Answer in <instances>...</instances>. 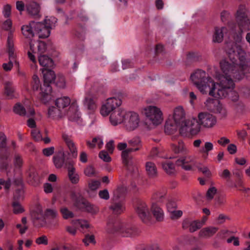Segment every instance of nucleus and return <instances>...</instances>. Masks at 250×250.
Returning <instances> with one entry per match:
<instances>
[{
	"mask_svg": "<svg viewBox=\"0 0 250 250\" xmlns=\"http://www.w3.org/2000/svg\"><path fill=\"white\" fill-rule=\"evenodd\" d=\"M53 161L57 168L61 167L64 163L63 153L60 152L57 155L54 156Z\"/></svg>",
	"mask_w": 250,
	"mask_h": 250,
	"instance_id": "c03bdc74",
	"label": "nucleus"
},
{
	"mask_svg": "<svg viewBox=\"0 0 250 250\" xmlns=\"http://www.w3.org/2000/svg\"><path fill=\"white\" fill-rule=\"evenodd\" d=\"M83 104L84 107L90 112L94 111L97 108L96 100L91 95L85 96Z\"/></svg>",
	"mask_w": 250,
	"mask_h": 250,
	"instance_id": "5701e85b",
	"label": "nucleus"
},
{
	"mask_svg": "<svg viewBox=\"0 0 250 250\" xmlns=\"http://www.w3.org/2000/svg\"><path fill=\"white\" fill-rule=\"evenodd\" d=\"M141 113L145 118L146 120L154 125H157L162 123L163 121V112L159 107L149 105L142 107Z\"/></svg>",
	"mask_w": 250,
	"mask_h": 250,
	"instance_id": "7ed1b4c3",
	"label": "nucleus"
},
{
	"mask_svg": "<svg viewBox=\"0 0 250 250\" xmlns=\"http://www.w3.org/2000/svg\"><path fill=\"white\" fill-rule=\"evenodd\" d=\"M136 211L143 222L145 223L148 222L151 214L149 208L146 203L142 202L138 203L136 208Z\"/></svg>",
	"mask_w": 250,
	"mask_h": 250,
	"instance_id": "ddd939ff",
	"label": "nucleus"
},
{
	"mask_svg": "<svg viewBox=\"0 0 250 250\" xmlns=\"http://www.w3.org/2000/svg\"><path fill=\"white\" fill-rule=\"evenodd\" d=\"M236 20L240 31L250 30V19L247 14L245 6L239 7L236 14Z\"/></svg>",
	"mask_w": 250,
	"mask_h": 250,
	"instance_id": "423d86ee",
	"label": "nucleus"
},
{
	"mask_svg": "<svg viewBox=\"0 0 250 250\" xmlns=\"http://www.w3.org/2000/svg\"><path fill=\"white\" fill-rule=\"evenodd\" d=\"M14 111L17 114L27 117L33 116L35 114L34 110L31 107L26 105L24 107L19 103L15 105L14 107Z\"/></svg>",
	"mask_w": 250,
	"mask_h": 250,
	"instance_id": "a211bd4d",
	"label": "nucleus"
},
{
	"mask_svg": "<svg viewBox=\"0 0 250 250\" xmlns=\"http://www.w3.org/2000/svg\"><path fill=\"white\" fill-rule=\"evenodd\" d=\"M127 143L130 147L123 151L121 156L123 163L126 166L127 169L130 170L132 163L128 159V154L140 150L142 147V144L140 138L138 137L128 140Z\"/></svg>",
	"mask_w": 250,
	"mask_h": 250,
	"instance_id": "39448f33",
	"label": "nucleus"
},
{
	"mask_svg": "<svg viewBox=\"0 0 250 250\" xmlns=\"http://www.w3.org/2000/svg\"><path fill=\"white\" fill-rule=\"evenodd\" d=\"M38 24L36 23L35 21H32L29 24L22 26L21 30L24 36L27 38H31L33 37L35 33V29L38 27Z\"/></svg>",
	"mask_w": 250,
	"mask_h": 250,
	"instance_id": "6ab92c4d",
	"label": "nucleus"
},
{
	"mask_svg": "<svg viewBox=\"0 0 250 250\" xmlns=\"http://www.w3.org/2000/svg\"><path fill=\"white\" fill-rule=\"evenodd\" d=\"M86 246H88L90 243L95 244L96 241L95 237L93 235H87L83 240Z\"/></svg>",
	"mask_w": 250,
	"mask_h": 250,
	"instance_id": "680f3d73",
	"label": "nucleus"
},
{
	"mask_svg": "<svg viewBox=\"0 0 250 250\" xmlns=\"http://www.w3.org/2000/svg\"><path fill=\"white\" fill-rule=\"evenodd\" d=\"M48 114L50 118L56 119L61 118L65 114V113L57 106V107L51 106L48 109Z\"/></svg>",
	"mask_w": 250,
	"mask_h": 250,
	"instance_id": "cd10ccee",
	"label": "nucleus"
},
{
	"mask_svg": "<svg viewBox=\"0 0 250 250\" xmlns=\"http://www.w3.org/2000/svg\"><path fill=\"white\" fill-rule=\"evenodd\" d=\"M186 223L184 224V227H186ZM187 223L189 226V230L191 232H193L202 227V224H200V221L198 220L189 221Z\"/></svg>",
	"mask_w": 250,
	"mask_h": 250,
	"instance_id": "79ce46f5",
	"label": "nucleus"
},
{
	"mask_svg": "<svg viewBox=\"0 0 250 250\" xmlns=\"http://www.w3.org/2000/svg\"><path fill=\"white\" fill-rule=\"evenodd\" d=\"M212 110H214L215 112L220 114L222 117H225L227 114V111L226 108H225L218 102L217 103L215 107L213 108Z\"/></svg>",
	"mask_w": 250,
	"mask_h": 250,
	"instance_id": "de8ad7c7",
	"label": "nucleus"
},
{
	"mask_svg": "<svg viewBox=\"0 0 250 250\" xmlns=\"http://www.w3.org/2000/svg\"><path fill=\"white\" fill-rule=\"evenodd\" d=\"M125 208V206L122 201L114 202L109 207V209L115 214L122 213L124 211Z\"/></svg>",
	"mask_w": 250,
	"mask_h": 250,
	"instance_id": "2f4dec72",
	"label": "nucleus"
},
{
	"mask_svg": "<svg viewBox=\"0 0 250 250\" xmlns=\"http://www.w3.org/2000/svg\"><path fill=\"white\" fill-rule=\"evenodd\" d=\"M7 49L9 55V59L14 61L16 55L15 54V49L14 48V43L11 37V35H9L7 39Z\"/></svg>",
	"mask_w": 250,
	"mask_h": 250,
	"instance_id": "c9c22d12",
	"label": "nucleus"
},
{
	"mask_svg": "<svg viewBox=\"0 0 250 250\" xmlns=\"http://www.w3.org/2000/svg\"><path fill=\"white\" fill-rule=\"evenodd\" d=\"M42 72L44 83L40 87V99L43 103L46 104L51 99L52 88L49 84L55 81L56 75L54 71L48 68H43Z\"/></svg>",
	"mask_w": 250,
	"mask_h": 250,
	"instance_id": "f03ea898",
	"label": "nucleus"
},
{
	"mask_svg": "<svg viewBox=\"0 0 250 250\" xmlns=\"http://www.w3.org/2000/svg\"><path fill=\"white\" fill-rule=\"evenodd\" d=\"M46 219H56L58 217L57 211L55 209H47L45 212Z\"/></svg>",
	"mask_w": 250,
	"mask_h": 250,
	"instance_id": "603ef678",
	"label": "nucleus"
},
{
	"mask_svg": "<svg viewBox=\"0 0 250 250\" xmlns=\"http://www.w3.org/2000/svg\"><path fill=\"white\" fill-rule=\"evenodd\" d=\"M86 144L90 148H93L96 146L99 148H101L104 145L103 139L99 137L94 138L91 142L87 141Z\"/></svg>",
	"mask_w": 250,
	"mask_h": 250,
	"instance_id": "ea45409f",
	"label": "nucleus"
},
{
	"mask_svg": "<svg viewBox=\"0 0 250 250\" xmlns=\"http://www.w3.org/2000/svg\"><path fill=\"white\" fill-rule=\"evenodd\" d=\"M42 85L40 84V81L39 77L34 75L33 77L32 88L34 91H39V97L40 98V87Z\"/></svg>",
	"mask_w": 250,
	"mask_h": 250,
	"instance_id": "3c124183",
	"label": "nucleus"
},
{
	"mask_svg": "<svg viewBox=\"0 0 250 250\" xmlns=\"http://www.w3.org/2000/svg\"><path fill=\"white\" fill-rule=\"evenodd\" d=\"M31 134L33 138L36 141H40L42 140L41 134L39 130L34 128L31 131Z\"/></svg>",
	"mask_w": 250,
	"mask_h": 250,
	"instance_id": "0e129e2a",
	"label": "nucleus"
},
{
	"mask_svg": "<svg viewBox=\"0 0 250 250\" xmlns=\"http://www.w3.org/2000/svg\"><path fill=\"white\" fill-rule=\"evenodd\" d=\"M21 184L22 183H21V179H18V183L17 184L20 185V188H19L16 190V191L14 193V198L15 200L21 199V198H22L23 196L24 191L22 189V186Z\"/></svg>",
	"mask_w": 250,
	"mask_h": 250,
	"instance_id": "09e8293b",
	"label": "nucleus"
},
{
	"mask_svg": "<svg viewBox=\"0 0 250 250\" xmlns=\"http://www.w3.org/2000/svg\"><path fill=\"white\" fill-rule=\"evenodd\" d=\"M201 126L206 128L213 127L217 123L215 116L208 112H200L197 115Z\"/></svg>",
	"mask_w": 250,
	"mask_h": 250,
	"instance_id": "1a4fd4ad",
	"label": "nucleus"
},
{
	"mask_svg": "<svg viewBox=\"0 0 250 250\" xmlns=\"http://www.w3.org/2000/svg\"><path fill=\"white\" fill-rule=\"evenodd\" d=\"M30 50L35 53L36 51L41 54L46 50L45 43L42 41H31L29 42Z\"/></svg>",
	"mask_w": 250,
	"mask_h": 250,
	"instance_id": "412c9836",
	"label": "nucleus"
},
{
	"mask_svg": "<svg viewBox=\"0 0 250 250\" xmlns=\"http://www.w3.org/2000/svg\"><path fill=\"white\" fill-rule=\"evenodd\" d=\"M60 212L64 219H69L74 217V213L66 207H61L60 208Z\"/></svg>",
	"mask_w": 250,
	"mask_h": 250,
	"instance_id": "37998d69",
	"label": "nucleus"
},
{
	"mask_svg": "<svg viewBox=\"0 0 250 250\" xmlns=\"http://www.w3.org/2000/svg\"><path fill=\"white\" fill-rule=\"evenodd\" d=\"M40 5L35 1H30L26 5L28 14L32 16H40Z\"/></svg>",
	"mask_w": 250,
	"mask_h": 250,
	"instance_id": "4be33fe9",
	"label": "nucleus"
},
{
	"mask_svg": "<svg viewBox=\"0 0 250 250\" xmlns=\"http://www.w3.org/2000/svg\"><path fill=\"white\" fill-rule=\"evenodd\" d=\"M4 94L9 99H12L14 97L15 89L13 85L12 82L6 81L4 83Z\"/></svg>",
	"mask_w": 250,
	"mask_h": 250,
	"instance_id": "c85d7f7f",
	"label": "nucleus"
},
{
	"mask_svg": "<svg viewBox=\"0 0 250 250\" xmlns=\"http://www.w3.org/2000/svg\"><path fill=\"white\" fill-rule=\"evenodd\" d=\"M13 211L15 214L21 213L23 211V208L19 202H14L13 203Z\"/></svg>",
	"mask_w": 250,
	"mask_h": 250,
	"instance_id": "e2e57ef3",
	"label": "nucleus"
},
{
	"mask_svg": "<svg viewBox=\"0 0 250 250\" xmlns=\"http://www.w3.org/2000/svg\"><path fill=\"white\" fill-rule=\"evenodd\" d=\"M178 126L180 127L179 124H176L173 121L169 120L166 122L165 126V131L168 134H172L177 130Z\"/></svg>",
	"mask_w": 250,
	"mask_h": 250,
	"instance_id": "473e14b6",
	"label": "nucleus"
},
{
	"mask_svg": "<svg viewBox=\"0 0 250 250\" xmlns=\"http://www.w3.org/2000/svg\"><path fill=\"white\" fill-rule=\"evenodd\" d=\"M2 13L5 18L10 17L11 14V6L9 4L4 5L2 8Z\"/></svg>",
	"mask_w": 250,
	"mask_h": 250,
	"instance_id": "4d7b16f0",
	"label": "nucleus"
},
{
	"mask_svg": "<svg viewBox=\"0 0 250 250\" xmlns=\"http://www.w3.org/2000/svg\"><path fill=\"white\" fill-rule=\"evenodd\" d=\"M164 170L168 174H172L175 172V166L170 160H166L162 163Z\"/></svg>",
	"mask_w": 250,
	"mask_h": 250,
	"instance_id": "58836bf2",
	"label": "nucleus"
},
{
	"mask_svg": "<svg viewBox=\"0 0 250 250\" xmlns=\"http://www.w3.org/2000/svg\"><path fill=\"white\" fill-rule=\"evenodd\" d=\"M38 61L40 64L44 68H51L54 66L52 59L45 55L40 54L38 56Z\"/></svg>",
	"mask_w": 250,
	"mask_h": 250,
	"instance_id": "bb28decb",
	"label": "nucleus"
},
{
	"mask_svg": "<svg viewBox=\"0 0 250 250\" xmlns=\"http://www.w3.org/2000/svg\"><path fill=\"white\" fill-rule=\"evenodd\" d=\"M146 169L149 176L153 177L156 176L157 173V168L153 163L150 162L146 163Z\"/></svg>",
	"mask_w": 250,
	"mask_h": 250,
	"instance_id": "a19ab883",
	"label": "nucleus"
},
{
	"mask_svg": "<svg viewBox=\"0 0 250 250\" xmlns=\"http://www.w3.org/2000/svg\"><path fill=\"white\" fill-rule=\"evenodd\" d=\"M214 146L210 142H205L204 145L199 149V151L207 157L210 151L213 149Z\"/></svg>",
	"mask_w": 250,
	"mask_h": 250,
	"instance_id": "e433bc0d",
	"label": "nucleus"
},
{
	"mask_svg": "<svg viewBox=\"0 0 250 250\" xmlns=\"http://www.w3.org/2000/svg\"><path fill=\"white\" fill-rule=\"evenodd\" d=\"M36 23L40 25L35 29L36 34L38 35L39 38H46L48 37L50 34V30L45 26L42 22H36Z\"/></svg>",
	"mask_w": 250,
	"mask_h": 250,
	"instance_id": "a878e982",
	"label": "nucleus"
},
{
	"mask_svg": "<svg viewBox=\"0 0 250 250\" xmlns=\"http://www.w3.org/2000/svg\"><path fill=\"white\" fill-rule=\"evenodd\" d=\"M229 60L220 62L222 74L217 77L219 83L210 81L208 89V94L217 99H223L229 95L235 87L234 81L240 80L250 72V54H247L242 47L235 44L228 50Z\"/></svg>",
	"mask_w": 250,
	"mask_h": 250,
	"instance_id": "f257e3e1",
	"label": "nucleus"
},
{
	"mask_svg": "<svg viewBox=\"0 0 250 250\" xmlns=\"http://www.w3.org/2000/svg\"><path fill=\"white\" fill-rule=\"evenodd\" d=\"M140 122L139 116L137 113L127 111L123 124L127 130L132 131L138 127Z\"/></svg>",
	"mask_w": 250,
	"mask_h": 250,
	"instance_id": "9d476101",
	"label": "nucleus"
},
{
	"mask_svg": "<svg viewBox=\"0 0 250 250\" xmlns=\"http://www.w3.org/2000/svg\"><path fill=\"white\" fill-rule=\"evenodd\" d=\"M190 79L198 89L203 94L208 93L210 84L208 83L213 79L206 74L205 71L198 69L190 76Z\"/></svg>",
	"mask_w": 250,
	"mask_h": 250,
	"instance_id": "20e7f679",
	"label": "nucleus"
},
{
	"mask_svg": "<svg viewBox=\"0 0 250 250\" xmlns=\"http://www.w3.org/2000/svg\"><path fill=\"white\" fill-rule=\"evenodd\" d=\"M70 104V99L68 97L58 98L56 101V106L61 109H63Z\"/></svg>",
	"mask_w": 250,
	"mask_h": 250,
	"instance_id": "4c0bfd02",
	"label": "nucleus"
},
{
	"mask_svg": "<svg viewBox=\"0 0 250 250\" xmlns=\"http://www.w3.org/2000/svg\"><path fill=\"white\" fill-rule=\"evenodd\" d=\"M243 31H240V32L238 34H236L234 33V29L232 28L230 25H229V36L230 34H233L232 37L233 40L237 42H240L243 39L242 36Z\"/></svg>",
	"mask_w": 250,
	"mask_h": 250,
	"instance_id": "8fccbe9b",
	"label": "nucleus"
},
{
	"mask_svg": "<svg viewBox=\"0 0 250 250\" xmlns=\"http://www.w3.org/2000/svg\"><path fill=\"white\" fill-rule=\"evenodd\" d=\"M99 156L100 159L105 162H109L111 161V158L109 156L108 153L104 150L100 151Z\"/></svg>",
	"mask_w": 250,
	"mask_h": 250,
	"instance_id": "13d9d810",
	"label": "nucleus"
},
{
	"mask_svg": "<svg viewBox=\"0 0 250 250\" xmlns=\"http://www.w3.org/2000/svg\"><path fill=\"white\" fill-rule=\"evenodd\" d=\"M137 233V230L135 228L125 224L121 234L125 237H130L135 235Z\"/></svg>",
	"mask_w": 250,
	"mask_h": 250,
	"instance_id": "c756f323",
	"label": "nucleus"
},
{
	"mask_svg": "<svg viewBox=\"0 0 250 250\" xmlns=\"http://www.w3.org/2000/svg\"><path fill=\"white\" fill-rule=\"evenodd\" d=\"M201 125L198 117L186 120L181 127L182 132H188L191 135L198 134L201 129Z\"/></svg>",
	"mask_w": 250,
	"mask_h": 250,
	"instance_id": "6e6552de",
	"label": "nucleus"
},
{
	"mask_svg": "<svg viewBox=\"0 0 250 250\" xmlns=\"http://www.w3.org/2000/svg\"><path fill=\"white\" fill-rule=\"evenodd\" d=\"M68 175L69 179L73 184H77L79 181V175L76 172L75 168L71 166L68 167Z\"/></svg>",
	"mask_w": 250,
	"mask_h": 250,
	"instance_id": "f704fd0d",
	"label": "nucleus"
},
{
	"mask_svg": "<svg viewBox=\"0 0 250 250\" xmlns=\"http://www.w3.org/2000/svg\"><path fill=\"white\" fill-rule=\"evenodd\" d=\"M171 146L172 151L175 153L186 154L189 152L187 146L181 140L179 141L177 143L171 144Z\"/></svg>",
	"mask_w": 250,
	"mask_h": 250,
	"instance_id": "393cba45",
	"label": "nucleus"
},
{
	"mask_svg": "<svg viewBox=\"0 0 250 250\" xmlns=\"http://www.w3.org/2000/svg\"><path fill=\"white\" fill-rule=\"evenodd\" d=\"M127 112L124 109L118 108L111 112L109 117V121L111 125L116 126L124 123Z\"/></svg>",
	"mask_w": 250,
	"mask_h": 250,
	"instance_id": "9b49d317",
	"label": "nucleus"
},
{
	"mask_svg": "<svg viewBox=\"0 0 250 250\" xmlns=\"http://www.w3.org/2000/svg\"><path fill=\"white\" fill-rule=\"evenodd\" d=\"M124 224L118 219H110L107 224V231L109 233L118 232L121 234Z\"/></svg>",
	"mask_w": 250,
	"mask_h": 250,
	"instance_id": "dca6fc26",
	"label": "nucleus"
},
{
	"mask_svg": "<svg viewBox=\"0 0 250 250\" xmlns=\"http://www.w3.org/2000/svg\"><path fill=\"white\" fill-rule=\"evenodd\" d=\"M100 185V182L98 181H91L88 184L89 188L92 190H97Z\"/></svg>",
	"mask_w": 250,
	"mask_h": 250,
	"instance_id": "774afa93",
	"label": "nucleus"
},
{
	"mask_svg": "<svg viewBox=\"0 0 250 250\" xmlns=\"http://www.w3.org/2000/svg\"><path fill=\"white\" fill-rule=\"evenodd\" d=\"M11 186V182L9 180L6 181L0 179V189L4 188L6 190H8Z\"/></svg>",
	"mask_w": 250,
	"mask_h": 250,
	"instance_id": "338daca9",
	"label": "nucleus"
},
{
	"mask_svg": "<svg viewBox=\"0 0 250 250\" xmlns=\"http://www.w3.org/2000/svg\"><path fill=\"white\" fill-rule=\"evenodd\" d=\"M176 164L186 170H191L195 165V157L192 155L181 157L176 161Z\"/></svg>",
	"mask_w": 250,
	"mask_h": 250,
	"instance_id": "f8f14e48",
	"label": "nucleus"
},
{
	"mask_svg": "<svg viewBox=\"0 0 250 250\" xmlns=\"http://www.w3.org/2000/svg\"><path fill=\"white\" fill-rule=\"evenodd\" d=\"M229 26L228 27H216L213 36L212 41L214 42H221L223 40L225 35L227 36L229 38Z\"/></svg>",
	"mask_w": 250,
	"mask_h": 250,
	"instance_id": "f3484780",
	"label": "nucleus"
},
{
	"mask_svg": "<svg viewBox=\"0 0 250 250\" xmlns=\"http://www.w3.org/2000/svg\"><path fill=\"white\" fill-rule=\"evenodd\" d=\"M46 217L42 210L39 209L35 214L34 220L37 225L43 226L46 224Z\"/></svg>",
	"mask_w": 250,
	"mask_h": 250,
	"instance_id": "72a5a7b5",
	"label": "nucleus"
},
{
	"mask_svg": "<svg viewBox=\"0 0 250 250\" xmlns=\"http://www.w3.org/2000/svg\"><path fill=\"white\" fill-rule=\"evenodd\" d=\"M72 224L75 226H80L83 229L88 228L89 227L88 223L84 220H75L72 221Z\"/></svg>",
	"mask_w": 250,
	"mask_h": 250,
	"instance_id": "5fc2aeb1",
	"label": "nucleus"
},
{
	"mask_svg": "<svg viewBox=\"0 0 250 250\" xmlns=\"http://www.w3.org/2000/svg\"><path fill=\"white\" fill-rule=\"evenodd\" d=\"M35 242L38 245H47L48 243V240L46 236L42 235L36 238Z\"/></svg>",
	"mask_w": 250,
	"mask_h": 250,
	"instance_id": "052dcab7",
	"label": "nucleus"
},
{
	"mask_svg": "<svg viewBox=\"0 0 250 250\" xmlns=\"http://www.w3.org/2000/svg\"><path fill=\"white\" fill-rule=\"evenodd\" d=\"M56 84L57 86L61 88H64L65 86V81L64 77L62 75H57L55 79Z\"/></svg>",
	"mask_w": 250,
	"mask_h": 250,
	"instance_id": "864d4df0",
	"label": "nucleus"
},
{
	"mask_svg": "<svg viewBox=\"0 0 250 250\" xmlns=\"http://www.w3.org/2000/svg\"><path fill=\"white\" fill-rule=\"evenodd\" d=\"M218 101H216L214 100L208 98L205 102L204 104L208 110H211L215 107Z\"/></svg>",
	"mask_w": 250,
	"mask_h": 250,
	"instance_id": "6e6d98bb",
	"label": "nucleus"
},
{
	"mask_svg": "<svg viewBox=\"0 0 250 250\" xmlns=\"http://www.w3.org/2000/svg\"><path fill=\"white\" fill-rule=\"evenodd\" d=\"M75 193H72L71 198L75 201V205L79 208L84 209L86 211L91 213H96L99 211L97 207L91 204L88 202L82 200L81 202L77 201L74 198Z\"/></svg>",
	"mask_w": 250,
	"mask_h": 250,
	"instance_id": "4468645a",
	"label": "nucleus"
},
{
	"mask_svg": "<svg viewBox=\"0 0 250 250\" xmlns=\"http://www.w3.org/2000/svg\"><path fill=\"white\" fill-rule=\"evenodd\" d=\"M44 22V25L50 30L55 27L57 23V19L54 17H46Z\"/></svg>",
	"mask_w": 250,
	"mask_h": 250,
	"instance_id": "49530a36",
	"label": "nucleus"
},
{
	"mask_svg": "<svg viewBox=\"0 0 250 250\" xmlns=\"http://www.w3.org/2000/svg\"><path fill=\"white\" fill-rule=\"evenodd\" d=\"M122 100L118 98L112 97L107 99L101 107V115L104 117L110 115L111 112L122 104Z\"/></svg>",
	"mask_w": 250,
	"mask_h": 250,
	"instance_id": "0eeeda50",
	"label": "nucleus"
},
{
	"mask_svg": "<svg viewBox=\"0 0 250 250\" xmlns=\"http://www.w3.org/2000/svg\"><path fill=\"white\" fill-rule=\"evenodd\" d=\"M185 117V111L182 106H178L174 108L172 116L173 121L176 124H179L180 128L186 121Z\"/></svg>",
	"mask_w": 250,
	"mask_h": 250,
	"instance_id": "2eb2a0df",
	"label": "nucleus"
},
{
	"mask_svg": "<svg viewBox=\"0 0 250 250\" xmlns=\"http://www.w3.org/2000/svg\"><path fill=\"white\" fill-rule=\"evenodd\" d=\"M217 189L215 187L210 188L207 191L206 196L208 200L213 199L214 195L216 193Z\"/></svg>",
	"mask_w": 250,
	"mask_h": 250,
	"instance_id": "69168bd1",
	"label": "nucleus"
},
{
	"mask_svg": "<svg viewBox=\"0 0 250 250\" xmlns=\"http://www.w3.org/2000/svg\"><path fill=\"white\" fill-rule=\"evenodd\" d=\"M151 211L158 221H161L164 219V212L162 209L158 206L155 203H153L151 205Z\"/></svg>",
	"mask_w": 250,
	"mask_h": 250,
	"instance_id": "7c9ffc66",
	"label": "nucleus"
},
{
	"mask_svg": "<svg viewBox=\"0 0 250 250\" xmlns=\"http://www.w3.org/2000/svg\"><path fill=\"white\" fill-rule=\"evenodd\" d=\"M170 215V217L173 219H177L180 217L182 214L183 212L180 210H176V208L169 211Z\"/></svg>",
	"mask_w": 250,
	"mask_h": 250,
	"instance_id": "bf43d9fd",
	"label": "nucleus"
},
{
	"mask_svg": "<svg viewBox=\"0 0 250 250\" xmlns=\"http://www.w3.org/2000/svg\"><path fill=\"white\" fill-rule=\"evenodd\" d=\"M218 228L213 226H209L201 229L199 232V237L208 239L213 236L218 231Z\"/></svg>",
	"mask_w": 250,
	"mask_h": 250,
	"instance_id": "aec40b11",
	"label": "nucleus"
},
{
	"mask_svg": "<svg viewBox=\"0 0 250 250\" xmlns=\"http://www.w3.org/2000/svg\"><path fill=\"white\" fill-rule=\"evenodd\" d=\"M126 192V189L124 187H119L113 192V200L116 201L120 198H122Z\"/></svg>",
	"mask_w": 250,
	"mask_h": 250,
	"instance_id": "a18cd8bd",
	"label": "nucleus"
},
{
	"mask_svg": "<svg viewBox=\"0 0 250 250\" xmlns=\"http://www.w3.org/2000/svg\"><path fill=\"white\" fill-rule=\"evenodd\" d=\"M62 139L68 148L72 157L76 158L78 155L77 147L73 141L66 134L62 135Z\"/></svg>",
	"mask_w": 250,
	"mask_h": 250,
	"instance_id": "b1692460",
	"label": "nucleus"
}]
</instances>
